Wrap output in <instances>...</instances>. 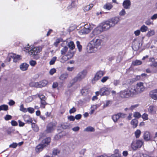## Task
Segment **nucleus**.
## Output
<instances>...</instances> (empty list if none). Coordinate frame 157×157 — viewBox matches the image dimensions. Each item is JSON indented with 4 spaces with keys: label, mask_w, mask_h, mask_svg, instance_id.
<instances>
[{
    "label": "nucleus",
    "mask_w": 157,
    "mask_h": 157,
    "mask_svg": "<svg viewBox=\"0 0 157 157\" xmlns=\"http://www.w3.org/2000/svg\"><path fill=\"white\" fill-rule=\"evenodd\" d=\"M91 30L90 26L85 25V27L79 31L78 32L80 35H86L89 33Z\"/></svg>",
    "instance_id": "7"
},
{
    "label": "nucleus",
    "mask_w": 157,
    "mask_h": 157,
    "mask_svg": "<svg viewBox=\"0 0 157 157\" xmlns=\"http://www.w3.org/2000/svg\"><path fill=\"white\" fill-rule=\"evenodd\" d=\"M87 71L84 70L79 72L73 79L74 82H75L78 81H80L84 79L86 76L87 74Z\"/></svg>",
    "instance_id": "4"
},
{
    "label": "nucleus",
    "mask_w": 157,
    "mask_h": 157,
    "mask_svg": "<svg viewBox=\"0 0 157 157\" xmlns=\"http://www.w3.org/2000/svg\"><path fill=\"white\" fill-rule=\"evenodd\" d=\"M55 127L56 125L54 123L52 122L49 123L47 126L45 132L46 133L52 132L55 130Z\"/></svg>",
    "instance_id": "10"
},
{
    "label": "nucleus",
    "mask_w": 157,
    "mask_h": 157,
    "mask_svg": "<svg viewBox=\"0 0 157 157\" xmlns=\"http://www.w3.org/2000/svg\"><path fill=\"white\" fill-rule=\"evenodd\" d=\"M144 144V141L143 140H133L131 143L130 147L133 151H136L141 148Z\"/></svg>",
    "instance_id": "3"
},
{
    "label": "nucleus",
    "mask_w": 157,
    "mask_h": 157,
    "mask_svg": "<svg viewBox=\"0 0 157 157\" xmlns=\"http://www.w3.org/2000/svg\"><path fill=\"white\" fill-rule=\"evenodd\" d=\"M150 97L152 99L156 100L157 99V89L151 91L150 92Z\"/></svg>",
    "instance_id": "17"
},
{
    "label": "nucleus",
    "mask_w": 157,
    "mask_h": 157,
    "mask_svg": "<svg viewBox=\"0 0 157 157\" xmlns=\"http://www.w3.org/2000/svg\"><path fill=\"white\" fill-rule=\"evenodd\" d=\"M27 111H28L29 112L31 113H33L34 112V109L33 108L29 107L27 109Z\"/></svg>",
    "instance_id": "48"
},
{
    "label": "nucleus",
    "mask_w": 157,
    "mask_h": 157,
    "mask_svg": "<svg viewBox=\"0 0 157 157\" xmlns=\"http://www.w3.org/2000/svg\"><path fill=\"white\" fill-rule=\"evenodd\" d=\"M142 64V62L139 60L136 59L133 61L132 62V65L133 66H138L141 65Z\"/></svg>",
    "instance_id": "24"
},
{
    "label": "nucleus",
    "mask_w": 157,
    "mask_h": 157,
    "mask_svg": "<svg viewBox=\"0 0 157 157\" xmlns=\"http://www.w3.org/2000/svg\"><path fill=\"white\" fill-rule=\"evenodd\" d=\"M131 124L133 126V128L136 127L137 125L138 121L136 119H134L132 120L131 121Z\"/></svg>",
    "instance_id": "29"
},
{
    "label": "nucleus",
    "mask_w": 157,
    "mask_h": 157,
    "mask_svg": "<svg viewBox=\"0 0 157 157\" xmlns=\"http://www.w3.org/2000/svg\"><path fill=\"white\" fill-rule=\"evenodd\" d=\"M29 66V65L26 63H23L20 66V68L22 71L26 70Z\"/></svg>",
    "instance_id": "22"
},
{
    "label": "nucleus",
    "mask_w": 157,
    "mask_h": 157,
    "mask_svg": "<svg viewBox=\"0 0 157 157\" xmlns=\"http://www.w3.org/2000/svg\"><path fill=\"white\" fill-rule=\"evenodd\" d=\"M148 115L146 113H144L142 116V117L144 121L148 119Z\"/></svg>",
    "instance_id": "44"
},
{
    "label": "nucleus",
    "mask_w": 157,
    "mask_h": 157,
    "mask_svg": "<svg viewBox=\"0 0 157 157\" xmlns=\"http://www.w3.org/2000/svg\"><path fill=\"white\" fill-rule=\"evenodd\" d=\"M157 18V13L154 14L151 17L152 20H155Z\"/></svg>",
    "instance_id": "64"
},
{
    "label": "nucleus",
    "mask_w": 157,
    "mask_h": 157,
    "mask_svg": "<svg viewBox=\"0 0 157 157\" xmlns=\"http://www.w3.org/2000/svg\"><path fill=\"white\" fill-rule=\"evenodd\" d=\"M68 50V48L67 46H65L61 51V54L62 55L65 54Z\"/></svg>",
    "instance_id": "39"
},
{
    "label": "nucleus",
    "mask_w": 157,
    "mask_h": 157,
    "mask_svg": "<svg viewBox=\"0 0 157 157\" xmlns=\"http://www.w3.org/2000/svg\"><path fill=\"white\" fill-rule=\"evenodd\" d=\"M139 106V105L138 104H135L134 105H132L129 108V109L130 110H133L137 107Z\"/></svg>",
    "instance_id": "51"
},
{
    "label": "nucleus",
    "mask_w": 157,
    "mask_h": 157,
    "mask_svg": "<svg viewBox=\"0 0 157 157\" xmlns=\"http://www.w3.org/2000/svg\"><path fill=\"white\" fill-rule=\"evenodd\" d=\"M41 48L39 47L32 48L29 52V54L33 57L34 58L38 59L39 58L38 54L41 51Z\"/></svg>",
    "instance_id": "5"
},
{
    "label": "nucleus",
    "mask_w": 157,
    "mask_h": 157,
    "mask_svg": "<svg viewBox=\"0 0 157 157\" xmlns=\"http://www.w3.org/2000/svg\"><path fill=\"white\" fill-rule=\"evenodd\" d=\"M149 113L151 114H154L156 113V108L152 106H150L148 109Z\"/></svg>",
    "instance_id": "21"
},
{
    "label": "nucleus",
    "mask_w": 157,
    "mask_h": 157,
    "mask_svg": "<svg viewBox=\"0 0 157 157\" xmlns=\"http://www.w3.org/2000/svg\"><path fill=\"white\" fill-rule=\"evenodd\" d=\"M30 64L32 66H34L36 64V61L33 60L29 61Z\"/></svg>",
    "instance_id": "50"
},
{
    "label": "nucleus",
    "mask_w": 157,
    "mask_h": 157,
    "mask_svg": "<svg viewBox=\"0 0 157 157\" xmlns=\"http://www.w3.org/2000/svg\"><path fill=\"white\" fill-rule=\"evenodd\" d=\"M131 5V2L130 0H124L123 3V6L125 9H128L130 8Z\"/></svg>",
    "instance_id": "18"
},
{
    "label": "nucleus",
    "mask_w": 157,
    "mask_h": 157,
    "mask_svg": "<svg viewBox=\"0 0 157 157\" xmlns=\"http://www.w3.org/2000/svg\"><path fill=\"white\" fill-rule=\"evenodd\" d=\"M67 45H68V47H69V48L71 50L73 49L75 47V46L74 43L72 41H71L70 42H69L68 43Z\"/></svg>",
    "instance_id": "35"
},
{
    "label": "nucleus",
    "mask_w": 157,
    "mask_h": 157,
    "mask_svg": "<svg viewBox=\"0 0 157 157\" xmlns=\"http://www.w3.org/2000/svg\"><path fill=\"white\" fill-rule=\"evenodd\" d=\"M152 73H155L157 72V65L152 64L151 66Z\"/></svg>",
    "instance_id": "26"
},
{
    "label": "nucleus",
    "mask_w": 157,
    "mask_h": 157,
    "mask_svg": "<svg viewBox=\"0 0 157 157\" xmlns=\"http://www.w3.org/2000/svg\"><path fill=\"white\" fill-rule=\"evenodd\" d=\"M109 79V77L108 76H105L101 80V81L104 83L108 79Z\"/></svg>",
    "instance_id": "54"
},
{
    "label": "nucleus",
    "mask_w": 157,
    "mask_h": 157,
    "mask_svg": "<svg viewBox=\"0 0 157 157\" xmlns=\"http://www.w3.org/2000/svg\"><path fill=\"white\" fill-rule=\"evenodd\" d=\"M143 138L144 140L146 141H153V138L151 137V135L150 132L146 131L144 132L143 135Z\"/></svg>",
    "instance_id": "13"
},
{
    "label": "nucleus",
    "mask_w": 157,
    "mask_h": 157,
    "mask_svg": "<svg viewBox=\"0 0 157 157\" xmlns=\"http://www.w3.org/2000/svg\"><path fill=\"white\" fill-rule=\"evenodd\" d=\"M148 27L145 25H143L140 27V30L142 32H146L148 30Z\"/></svg>",
    "instance_id": "32"
},
{
    "label": "nucleus",
    "mask_w": 157,
    "mask_h": 157,
    "mask_svg": "<svg viewBox=\"0 0 157 157\" xmlns=\"http://www.w3.org/2000/svg\"><path fill=\"white\" fill-rule=\"evenodd\" d=\"M102 40L99 37H95L89 43L87 49L89 52L92 53L95 52L99 49L101 47Z\"/></svg>",
    "instance_id": "1"
},
{
    "label": "nucleus",
    "mask_w": 157,
    "mask_h": 157,
    "mask_svg": "<svg viewBox=\"0 0 157 157\" xmlns=\"http://www.w3.org/2000/svg\"><path fill=\"white\" fill-rule=\"evenodd\" d=\"M38 96L40 98V101L46 100V98L45 96L41 94H38Z\"/></svg>",
    "instance_id": "45"
},
{
    "label": "nucleus",
    "mask_w": 157,
    "mask_h": 157,
    "mask_svg": "<svg viewBox=\"0 0 157 157\" xmlns=\"http://www.w3.org/2000/svg\"><path fill=\"white\" fill-rule=\"evenodd\" d=\"M126 13L124 9H123L119 13V14L121 16H124Z\"/></svg>",
    "instance_id": "55"
},
{
    "label": "nucleus",
    "mask_w": 157,
    "mask_h": 157,
    "mask_svg": "<svg viewBox=\"0 0 157 157\" xmlns=\"http://www.w3.org/2000/svg\"><path fill=\"white\" fill-rule=\"evenodd\" d=\"M45 146L41 143V144H39L36 147V152H39L43 150V148Z\"/></svg>",
    "instance_id": "23"
},
{
    "label": "nucleus",
    "mask_w": 157,
    "mask_h": 157,
    "mask_svg": "<svg viewBox=\"0 0 157 157\" xmlns=\"http://www.w3.org/2000/svg\"><path fill=\"white\" fill-rule=\"evenodd\" d=\"M141 114H140L138 112H136L134 114V116L137 118H139L141 117Z\"/></svg>",
    "instance_id": "52"
},
{
    "label": "nucleus",
    "mask_w": 157,
    "mask_h": 157,
    "mask_svg": "<svg viewBox=\"0 0 157 157\" xmlns=\"http://www.w3.org/2000/svg\"><path fill=\"white\" fill-rule=\"evenodd\" d=\"M120 81L119 80H114L113 82V84L115 86H117L120 83Z\"/></svg>",
    "instance_id": "58"
},
{
    "label": "nucleus",
    "mask_w": 157,
    "mask_h": 157,
    "mask_svg": "<svg viewBox=\"0 0 157 157\" xmlns=\"http://www.w3.org/2000/svg\"><path fill=\"white\" fill-rule=\"evenodd\" d=\"M140 31H141L140 30H137L135 31L134 32V33L136 36H138L140 34Z\"/></svg>",
    "instance_id": "62"
},
{
    "label": "nucleus",
    "mask_w": 157,
    "mask_h": 157,
    "mask_svg": "<svg viewBox=\"0 0 157 157\" xmlns=\"http://www.w3.org/2000/svg\"><path fill=\"white\" fill-rule=\"evenodd\" d=\"M17 143H13L10 145L9 147L13 148H16L17 147Z\"/></svg>",
    "instance_id": "53"
},
{
    "label": "nucleus",
    "mask_w": 157,
    "mask_h": 157,
    "mask_svg": "<svg viewBox=\"0 0 157 157\" xmlns=\"http://www.w3.org/2000/svg\"><path fill=\"white\" fill-rule=\"evenodd\" d=\"M32 127L33 128V130L36 132H38L39 130V128L38 127L34 124H32Z\"/></svg>",
    "instance_id": "36"
},
{
    "label": "nucleus",
    "mask_w": 157,
    "mask_h": 157,
    "mask_svg": "<svg viewBox=\"0 0 157 157\" xmlns=\"http://www.w3.org/2000/svg\"><path fill=\"white\" fill-rule=\"evenodd\" d=\"M51 141V139L49 137L46 138L45 139L43 140L41 143L45 147L47 146V145L50 143Z\"/></svg>",
    "instance_id": "20"
},
{
    "label": "nucleus",
    "mask_w": 157,
    "mask_h": 157,
    "mask_svg": "<svg viewBox=\"0 0 157 157\" xmlns=\"http://www.w3.org/2000/svg\"><path fill=\"white\" fill-rule=\"evenodd\" d=\"M12 116L9 115H6L4 117L6 121H8L9 120L11 119Z\"/></svg>",
    "instance_id": "59"
},
{
    "label": "nucleus",
    "mask_w": 157,
    "mask_h": 157,
    "mask_svg": "<svg viewBox=\"0 0 157 157\" xmlns=\"http://www.w3.org/2000/svg\"><path fill=\"white\" fill-rule=\"evenodd\" d=\"M85 132H94L95 131L94 128L92 127H88L85 128L84 130Z\"/></svg>",
    "instance_id": "30"
},
{
    "label": "nucleus",
    "mask_w": 157,
    "mask_h": 157,
    "mask_svg": "<svg viewBox=\"0 0 157 157\" xmlns=\"http://www.w3.org/2000/svg\"><path fill=\"white\" fill-rule=\"evenodd\" d=\"M135 136L136 138H138L140 137L141 134V132L140 130H137L134 132Z\"/></svg>",
    "instance_id": "33"
},
{
    "label": "nucleus",
    "mask_w": 157,
    "mask_h": 157,
    "mask_svg": "<svg viewBox=\"0 0 157 157\" xmlns=\"http://www.w3.org/2000/svg\"><path fill=\"white\" fill-rule=\"evenodd\" d=\"M24 119L25 121L28 124L32 122L33 120L28 115H25L24 116Z\"/></svg>",
    "instance_id": "19"
},
{
    "label": "nucleus",
    "mask_w": 157,
    "mask_h": 157,
    "mask_svg": "<svg viewBox=\"0 0 157 157\" xmlns=\"http://www.w3.org/2000/svg\"><path fill=\"white\" fill-rule=\"evenodd\" d=\"M125 114L123 113H119L112 116V118L114 122L117 121L121 117H124Z\"/></svg>",
    "instance_id": "16"
},
{
    "label": "nucleus",
    "mask_w": 157,
    "mask_h": 157,
    "mask_svg": "<svg viewBox=\"0 0 157 157\" xmlns=\"http://www.w3.org/2000/svg\"><path fill=\"white\" fill-rule=\"evenodd\" d=\"M19 110L24 113H26L27 112V109L24 108V105L23 104L21 105Z\"/></svg>",
    "instance_id": "41"
},
{
    "label": "nucleus",
    "mask_w": 157,
    "mask_h": 157,
    "mask_svg": "<svg viewBox=\"0 0 157 157\" xmlns=\"http://www.w3.org/2000/svg\"><path fill=\"white\" fill-rule=\"evenodd\" d=\"M101 27V29H102V31H105L109 29L111 27V26L110 25L109 22L108 21L103 22L101 27Z\"/></svg>",
    "instance_id": "15"
},
{
    "label": "nucleus",
    "mask_w": 157,
    "mask_h": 157,
    "mask_svg": "<svg viewBox=\"0 0 157 157\" xmlns=\"http://www.w3.org/2000/svg\"><path fill=\"white\" fill-rule=\"evenodd\" d=\"M57 59V57L56 56L53 57L51 60L49 62V64L50 65H53L55 63V61Z\"/></svg>",
    "instance_id": "40"
},
{
    "label": "nucleus",
    "mask_w": 157,
    "mask_h": 157,
    "mask_svg": "<svg viewBox=\"0 0 157 157\" xmlns=\"http://www.w3.org/2000/svg\"><path fill=\"white\" fill-rule=\"evenodd\" d=\"M110 88L104 87L102 88L100 91V94L101 95H108L110 93Z\"/></svg>",
    "instance_id": "12"
},
{
    "label": "nucleus",
    "mask_w": 157,
    "mask_h": 157,
    "mask_svg": "<svg viewBox=\"0 0 157 157\" xmlns=\"http://www.w3.org/2000/svg\"><path fill=\"white\" fill-rule=\"evenodd\" d=\"M61 127L63 129H66L68 128V126L67 124H63L61 125Z\"/></svg>",
    "instance_id": "61"
},
{
    "label": "nucleus",
    "mask_w": 157,
    "mask_h": 157,
    "mask_svg": "<svg viewBox=\"0 0 157 157\" xmlns=\"http://www.w3.org/2000/svg\"><path fill=\"white\" fill-rule=\"evenodd\" d=\"M8 110V106L7 105H0V111L4 110L6 111Z\"/></svg>",
    "instance_id": "27"
},
{
    "label": "nucleus",
    "mask_w": 157,
    "mask_h": 157,
    "mask_svg": "<svg viewBox=\"0 0 157 157\" xmlns=\"http://www.w3.org/2000/svg\"><path fill=\"white\" fill-rule=\"evenodd\" d=\"M59 150L57 149H54L53 151V155H57L58 154H59Z\"/></svg>",
    "instance_id": "49"
},
{
    "label": "nucleus",
    "mask_w": 157,
    "mask_h": 157,
    "mask_svg": "<svg viewBox=\"0 0 157 157\" xmlns=\"http://www.w3.org/2000/svg\"><path fill=\"white\" fill-rule=\"evenodd\" d=\"M104 74V73L102 71H98L95 75L94 77L92 80L93 83L95 82L100 78Z\"/></svg>",
    "instance_id": "11"
},
{
    "label": "nucleus",
    "mask_w": 157,
    "mask_h": 157,
    "mask_svg": "<svg viewBox=\"0 0 157 157\" xmlns=\"http://www.w3.org/2000/svg\"><path fill=\"white\" fill-rule=\"evenodd\" d=\"M108 21L112 27L114 26L116 24H117L119 21L120 19L119 17H116L109 20Z\"/></svg>",
    "instance_id": "14"
},
{
    "label": "nucleus",
    "mask_w": 157,
    "mask_h": 157,
    "mask_svg": "<svg viewBox=\"0 0 157 157\" xmlns=\"http://www.w3.org/2000/svg\"><path fill=\"white\" fill-rule=\"evenodd\" d=\"M32 48L30 47H25L24 48V50L26 52H28L29 54V52H30V49H31Z\"/></svg>",
    "instance_id": "47"
},
{
    "label": "nucleus",
    "mask_w": 157,
    "mask_h": 157,
    "mask_svg": "<svg viewBox=\"0 0 157 157\" xmlns=\"http://www.w3.org/2000/svg\"><path fill=\"white\" fill-rule=\"evenodd\" d=\"M56 71V70L55 68H53L51 69L49 71V74L50 75H52Z\"/></svg>",
    "instance_id": "57"
},
{
    "label": "nucleus",
    "mask_w": 157,
    "mask_h": 157,
    "mask_svg": "<svg viewBox=\"0 0 157 157\" xmlns=\"http://www.w3.org/2000/svg\"><path fill=\"white\" fill-rule=\"evenodd\" d=\"M111 101H106V103L104 105L103 107V108L107 107L111 103Z\"/></svg>",
    "instance_id": "56"
},
{
    "label": "nucleus",
    "mask_w": 157,
    "mask_h": 157,
    "mask_svg": "<svg viewBox=\"0 0 157 157\" xmlns=\"http://www.w3.org/2000/svg\"><path fill=\"white\" fill-rule=\"evenodd\" d=\"M62 41V39L61 38H57L56 39V41L54 43V45L56 47H57L58 44L60 43V42Z\"/></svg>",
    "instance_id": "37"
},
{
    "label": "nucleus",
    "mask_w": 157,
    "mask_h": 157,
    "mask_svg": "<svg viewBox=\"0 0 157 157\" xmlns=\"http://www.w3.org/2000/svg\"><path fill=\"white\" fill-rule=\"evenodd\" d=\"M45 100H46L41 101V105L43 108H45V105L47 104V103L46 102Z\"/></svg>",
    "instance_id": "46"
},
{
    "label": "nucleus",
    "mask_w": 157,
    "mask_h": 157,
    "mask_svg": "<svg viewBox=\"0 0 157 157\" xmlns=\"http://www.w3.org/2000/svg\"><path fill=\"white\" fill-rule=\"evenodd\" d=\"M76 111V109L73 107L71 109L69 110V113L70 114L74 113Z\"/></svg>",
    "instance_id": "60"
},
{
    "label": "nucleus",
    "mask_w": 157,
    "mask_h": 157,
    "mask_svg": "<svg viewBox=\"0 0 157 157\" xmlns=\"http://www.w3.org/2000/svg\"><path fill=\"white\" fill-rule=\"evenodd\" d=\"M146 89L142 82L137 83L135 86H132L130 89V91L132 96H136L139 95L144 91Z\"/></svg>",
    "instance_id": "2"
},
{
    "label": "nucleus",
    "mask_w": 157,
    "mask_h": 157,
    "mask_svg": "<svg viewBox=\"0 0 157 157\" xmlns=\"http://www.w3.org/2000/svg\"><path fill=\"white\" fill-rule=\"evenodd\" d=\"M102 31L101 30V27H98L95 29L90 35V37L94 39L95 37H98L97 36L98 34L101 33Z\"/></svg>",
    "instance_id": "6"
},
{
    "label": "nucleus",
    "mask_w": 157,
    "mask_h": 157,
    "mask_svg": "<svg viewBox=\"0 0 157 157\" xmlns=\"http://www.w3.org/2000/svg\"><path fill=\"white\" fill-rule=\"evenodd\" d=\"M48 82L46 80H43L39 82H33L32 84L36 87L41 88L46 86L48 84Z\"/></svg>",
    "instance_id": "8"
},
{
    "label": "nucleus",
    "mask_w": 157,
    "mask_h": 157,
    "mask_svg": "<svg viewBox=\"0 0 157 157\" xmlns=\"http://www.w3.org/2000/svg\"><path fill=\"white\" fill-rule=\"evenodd\" d=\"M109 157H121V155L118 153H116L112 155Z\"/></svg>",
    "instance_id": "63"
},
{
    "label": "nucleus",
    "mask_w": 157,
    "mask_h": 157,
    "mask_svg": "<svg viewBox=\"0 0 157 157\" xmlns=\"http://www.w3.org/2000/svg\"><path fill=\"white\" fill-rule=\"evenodd\" d=\"M14 54L13 53H10L8 54V56L7 58V60L9 62L11 61V59H13L14 58Z\"/></svg>",
    "instance_id": "38"
},
{
    "label": "nucleus",
    "mask_w": 157,
    "mask_h": 157,
    "mask_svg": "<svg viewBox=\"0 0 157 157\" xmlns=\"http://www.w3.org/2000/svg\"><path fill=\"white\" fill-rule=\"evenodd\" d=\"M130 95H132L130 91L128 90H124L121 91L120 92V96L122 98H128Z\"/></svg>",
    "instance_id": "9"
},
{
    "label": "nucleus",
    "mask_w": 157,
    "mask_h": 157,
    "mask_svg": "<svg viewBox=\"0 0 157 157\" xmlns=\"http://www.w3.org/2000/svg\"><path fill=\"white\" fill-rule=\"evenodd\" d=\"M155 34V31L153 30H151L150 31H149L147 34L146 36L148 37H149L150 36H151L154 35Z\"/></svg>",
    "instance_id": "34"
},
{
    "label": "nucleus",
    "mask_w": 157,
    "mask_h": 157,
    "mask_svg": "<svg viewBox=\"0 0 157 157\" xmlns=\"http://www.w3.org/2000/svg\"><path fill=\"white\" fill-rule=\"evenodd\" d=\"M113 7V6L110 3H107L106 4L104 5L103 7L104 9L107 10H110Z\"/></svg>",
    "instance_id": "31"
},
{
    "label": "nucleus",
    "mask_w": 157,
    "mask_h": 157,
    "mask_svg": "<svg viewBox=\"0 0 157 157\" xmlns=\"http://www.w3.org/2000/svg\"><path fill=\"white\" fill-rule=\"evenodd\" d=\"M76 44L78 48V50L79 52H80L82 50V46L80 44V42L79 41H77L76 42Z\"/></svg>",
    "instance_id": "43"
},
{
    "label": "nucleus",
    "mask_w": 157,
    "mask_h": 157,
    "mask_svg": "<svg viewBox=\"0 0 157 157\" xmlns=\"http://www.w3.org/2000/svg\"><path fill=\"white\" fill-rule=\"evenodd\" d=\"M68 74L67 73H64L63 74H62L59 77V79L62 81H64L68 77Z\"/></svg>",
    "instance_id": "25"
},
{
    "label": "nucleus",
    "mask_w": 157,
    "mask_h": 157,
    "mask_svg": "<svg viewBox=\"0 0 157 157\" xmlns=\"http://www.w3.org/2000/svg\"><path fill=\"white\" fill-rule=\"evenodd\" d=\"M93 6V4H90L88 5L85 6L83 9L85 11H87L90 10Z\"/></svg>",
    "instance_id": "28"
},
{
    "label": "nucleus",
    "mask_w": 157,
    "mask_h": 157,
    "mask_svg": "<svg viewBox=\"0 0 157 157\" xmlns=\"http://www.w3.org/2000/svg\"><path fill=\"white\" fill-rule=\"evenodd\" d=\"M88 90L86 89L83 88L81 91V93L83 95H86L88 93Z\"/></svg>",
    "instance_id": "42"
}]
</instances>
